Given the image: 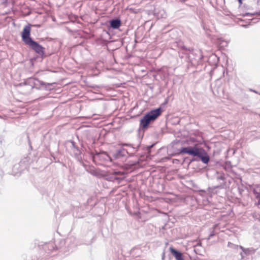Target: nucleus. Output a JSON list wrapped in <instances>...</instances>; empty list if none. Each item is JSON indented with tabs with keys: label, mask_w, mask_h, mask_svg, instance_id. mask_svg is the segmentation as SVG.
Returning a JSON list of instances; mask_svg holds the SVG:
<instances>
[{
	"label": "nucleus",
	"mask_w": 260,
	"mask_h": 260,
	"mask_svg": "<svg viewBox=\"0 0 260 260\" xmlns=\"http://www.w3.org/2000/svg\"><path fill=\"white\" fill-rule=\"evenodd\" d=\"M178 151L180 154H186L197 157L205 164H207L210 160L207 152L203 148L199 147L196 145L192 146L181 147Z\"/></svg>",
	"instance_id": "1"
},
{
	"label": "nucleus",
	"mask_w": 260,
	"mask_h": 260,
	"mask_svg": "<svg viewBox=\"0 0 260 260\" xmlns=\"http://www.w3.org/2000/svg\"><path fill=\"white\" fill-rule=\"evenodd\" d=\"M31 25H25L21 32L22 41L40 55L44 54V48L30 37Z\"/></svg>",
	"instance_id": "2"
},
{
	"label": "nucleus",
	"mask_w": 260,
	"mask_h": 260,
	"mask_svg": "<svg viewBox=\"0 0 260 260\" xmlns=\"http://www.w3.org/2000/svg\"><path fill=\"white\" fill-rule=\"evenodd\" d=\"M162 109L159 107L154 109L145 114L140 120L139 131H145L149 125L154 122L161 115Z\"/></svg>",
	"instance_id": "3"
},
{
	"label": "nucleus",
	"mask_w": 260,
	"mask_h": 260,
	"mask_svg": "<svg viewBox=\"0 0 260 260\" xmlns=\"http://www.w3.org/2000/svg\"><path fill=\"white\" fill-rule=\"evenodd\" d=\"M90 155L92 158V161L96 165H101L102 162H106L108 161L111 162L112 161V158L108 155V154L104 151L98 152L95 150L94 152H91Z\"/></svg>",
	"instance_id": "4"
},
{
	"label": "nucleus",
	"mask_w": 260,
	"mask_h": 260,
	"mask_svg": "<svg viewBox=\"0 0 260 260\" xmlns=\"http://www.w3.org/2000/svg\"><path fill=\"white\" fill-rule=\"evenodd\" d=\"M122 146H126L132 148L133 150L132 152H129L127 150L121 148L118 150H117L115 153L114 154V156L116 158H118L121 157L122 156H124L125 154H128L130 155H133L136 152L138 151L139 145H138L137 147H135L133 144L131 143H121Z\"/></svg>",
	"instance_id": "5"
},
{
	"label": "nucleus",
	"mask_w": 260,
	"mask_h": 260,
	"mask_svg": "<svg viewBox=\"0 0 260 260\" xmlns=\"http://www.w3.org/2000/svg\"><path fill=\"white\" fill-rule=\"evenodd\" d=\"M68 144L69 147L71 149L72 154L77 160L81 162L82 159L81 152L76 144V143L72 140H70L68 142Z\"/></svg>",
	"instance_id": "6"
},
{
	"label": "nucleus",
	"mask_w": 260,
	"mask_h": 260,
	"mask_svg": "<svg viewBox=\"0 0 260 260\" xmlns=\"http://www.w3.org/2000/svg\"><path fill=\"white\" fill-rule=\"evenodd\" d=\"M39 83L40 87V90H44L46 91H50L52 90L54 88L53 85L55 84L54 82L48 83L44 82L40 79Z\"/></svg>",
	"instance_id": "7"
},
{
	"label": "nucleus",
	"mask_w": 260,
	"mask_h": 260,
	"mask_svg": "<svg viewBox=\"0 0 260 260\" xmlns=\"http://www.w3.org/2000/svg\"><path fill=\"white\" fill-rule=\"evenodd\" d=\"M36 78L30 77L25 79L23 82L20 83V85H26L29 86V90L32 91L34 89V84L35 83Z\"/></svg>",
	"instance_id": "8"
},
{
	"label": "nucleus",
	"mask_w": 260,
	"mask_h": 260,
	"mask_svg": "<svg viewBox=\"0 0 260 260\" xmlns=\"http://www.w3.org/2000/svg\"><path fill=\"white\" fill-rule=\"evenodd\" d=\"M170 251L176 260H184L183 254L179 250L174 248L173 247H170Z\"/></svg>",
	"instance_id": "9"
},
{
	"label": "nucleus",
	"mask_w": 260,
	"mask_h": 260,
	"mask_svg": "<svg viewBox=\"0 0 260 260\" xmlns=\"http://www.w3.org/2000/svg\"><path fill=\"white\" fill-rule=\"evenodd\" d=\"M239 248L242 250V252L246 255L253 254L255 253L256 250L253 247L245 248L242 246H239Z\"/></svg>",
	"instance_id": "10"
},
{
	"label": "nucleus",
	"mask_w": 260,
	"mask_h": 260,
	"mask_svg": "<svg viewBox=\"0 0 260 260\" xmlns=\"http://www.w3.org/2000/svg\"><path fill=\"white\" fill-rule=\"evenodd\" d=\"M121 21L119 19H113L110 20V26L113 29H117L121 25Z\"/></svg>",
	"instance_id": "11"
},
{
	"label": "nucleus",
	"mask_w": 260,
	"mask_h": 260,
	"mask_svg": "<svg viewBox=\"0 0 260 260\" xmlns=\"http://www.w3.org/2000/svg\"><path fill=\"white\" fill-rule=\"evenodd\" d=\"M53 72L50 70H45V71H41L37 73L39 76H48L50 74L53 73Z\"/></svg>",
	"instance_id": "12"
},
{
	"label": "nucleus",
	"mask_w": 260,
	"mask_h": 260,
	"mask_svg": "<svg viewBox=\"0 0 260 260\" xmlns=\"http://www.w3.org/2000/svg\"><path fill=\"white\" fill-rule=\"evenodd\" d=\"M218 44L220 47L223 48L228 46V42L221 39H219L218 41Z\"/></svg>",
	"instance_id": "13"
},
{
	"label": "nucleus",
	"mask_w": 260,
	"mask_h": 260,
	"mask_svg": "<svg viewBox=\"0 0 260 260\" xmlns=\"http://www.w3.org/2000/svg\"><path fill=\"white\" fill-rule=\"evenodd\" d=\"M180 47L184 51V53H187V52H192L193 51V49L191 48H186L185 46L184 45H180Z\"/></svg>",
	"instance_id": "14"
},
{
	"label": "nucleus",
	"mask_w": 260,
	"mask_h": 260,
	"mask_svg": "<svg viewBox=\"0 0 260 260\" xmlns=\"http://www.w3.org/2000/svg\"><path fill=\"white\" fill-rule=\"evenodd\" d=\"M39 82H40V79L36 78L35 83L34 86V89L35 88L37 90L40 89V87Z\"/></svg>",
	"instance_id": "15"
},
{
	"label": "nucleus",
	"mask_w": 260,
	"mask_h": 260,
	"mask_svg": "<svg viewBox=\"0 0 260 260\" xmlns=\"http://www.w3.org/2000/svg\"><path fill=\"white\" fill-rule=\"evenodd\" d=\"M86 171L93 175L95 176L97 174L96 171L93 168H91L89 170L86 169Z\"/></svg>",
	"instance_id": "16"
},
{
	"label": "nucleus",
	"mask_w": 260,
	"mask_h": 260,
	"mask_svg": "<svg viewBox=\"0 0 260 260\" xmlns=\"http://www.w3.org/2000/svg\"><path fill=\"white\" fill-rule=\"evenodd\" d=\"M252 216L255 219L258 220V221H260V214L259 213L254 212L253 213Z\"/></svg>",
	"instance_id": "17"
},
{
	"label": "nucleus",
	"mask_w": 260,
	"mask_h": 260,
	"mask_svg": "<svg viewBox=\"0 0 260 260\" xmlns=\"http://www.w3.org/2000/svg\"><path fill=\"white\" fill-rule=\"evenodd\" d=\"M106 69L108 71H111V72L113 74H116L118 72V70H116L114 68L107 67Z\"/></svg>",
	"instance_id": "18"
},
{
	"label": "nucleus",
	"mask_w": 260,
	"mask_h": 260,
	"mask_svg": "<svg viewBox=\"0 0 260 260\" xmlns=\"http://www.w3.org/2000/svg\"><path fill=\"white\" fill-rule=\"evenodd\" d=\"M225 175L224 174H221L219 176L217 177V179L218 180H224L225 179Z\"/></svg>",
	"instance_id": "19"
},
{
	"label": "nucleus",
	"mask_w": 260,
	"mask_h": 260,
	"mask_svg": "<svg viewBox=\"0 0 260 260\" xmlns=\"http://www.w3.org/2000/svg\"><path fill=\"white\" fill-rule=\"evenodd\" d=\"M215 235V233L214 231H212L210 233V235H209V237H208V239H210V238H211L212 237H213Z\"/></svg>",
	"instance_id": "20"
},
{
	"label": "nucleus",
	"mask_w": 260,
	"mask_h": 260,
	"mask_svg": "<svg viewBox=\"0 0 260 260\" xmlns=\"http://www.w3.org/2000/svg\"><path fill=\"white\" fill-rule=\"evenodd\" d=\"M153 145H151L146 147V150L148 151V153H150V149L153 147Z\"/></svg>",
	"instance_id": "21"
},
{
	"label": "nucleus",
	"mask_w": 260,
	"mask_h": 260,
	"mask_svg": "<svg viewBox=\"0 0 260 260\" xmlns=\"http://www.w3.org/2000/svg\"><path fill=\"white\" fill-rule=\"evenodd\" d=\"M254 193L256 195V198L260 199V192L254 191Z\"/></svg>",
	"instance_id": "22"
},
{
	"label": "nucleus",
	"mask_w": 260,
	"mask_h": 260,
	"mask_svg": "<svg viewBox=\"0 0 260 260\" xmlns=\"http://www.w3.org/2000/svg\"><path fill=\"white\" fill-rule=\"evenodd\" d=\"M123 178V177H115V180H118V182H120Z\"/></svg>",
	"instance_id": "23"
},
{
	"label": "nucleus",
	"mask_w": 260,
	"mask_h": 260,
	"mask_svg": "<svg viewBox=\"0 0 260 260\" xmlns=\"http://www.w3.org/2000/svg\"><path fill=\"white\" fill-rule=\"evenodd\" d=\"M228 246L230 247H233L232 246H238L237 245H235L234 244H233V243H231V242H229L228 243Z\"/></svg>",
	"instance_id": "24"
},
{
	"label": "nucleus",
	"mask_w": 260,
	"mask_h": 260,
	"mask_svg": "<svg viewBox=\"0 0 260 260\" xmlns=\"http://www.w3.org/2000/svg\"><path fill=\"white\" fill-rule=\"evenodd\" d=\"M253 15H254V14H250L249 13H245V14L244 15L247 16L249 15L252 16Z\"/></svg>",
	"instance_id": "25"
},
{
	"label": "nucleus",
	"mask_w": 260,
	"mask_h": 260,
	"mask_svg": "<svg viewBox=\"0 0 260 260\" xmlns=\"http://www.w3.org/2000/svg\"><path fill=\"white\" fill-rule=\"evenodd\" d=\"M217 226V224H215L213 226V229L214 230Z\"/></svg>",
	"instance_id": "26"
},
{
	"label": "nucleus",
	"mask_w": 260,
	"mask_h": 260,
	"mask_svg": "<svg viewBox=\"0 0 260 260\" xmlns=\"http://www.w3.org/2000/svg\"><path fill=\"white\" fill-rule=\"evenodd\" d=\"M186 1H187V0H180V1L181 2H184Z\"/></svg>",
	"instance_id": "27"
},
{
	"label": "nucleus",
	"mask_w": 260,
	"mask_h": 260,
	"mask_svg": "<svg viewBox=\"0 0 260 260\" xmlns=\"http://www.w3.org/2000/svg\"><path fill=\"white\" fill-rule=\"evenodd\" d=\"M136 164H136V166H139V165H138V164H139V161H137V162H136Z\"/></svg>",
	"instance_id": "28"
},
{
	"label": "nucleus",
	"mask_w": 260,
	"mask_h": 260,
	"mask_svg": "<svg viewBox=\"0 0 260 260\" xmlns=\"http://www.w3.org/2000/svg\"><path fill=\"white\" fill-rule=\"evenodd\" d=\"M239 2L241 4L242 3V0H238Z\"/></svg>",
	"instance_id": "29"
},
{
	"label": "nucleus",
	"mask_w": 260,
	"mask_h": 260,
	"mask_svg": "<svg viewBox=\"0 0 260 260\" xmlns=\"http://www.w3.org/2000/svg\"><path fill=\"white\" fill-rule=\"evenodd\" d=\"M118 173H119V172H115V174H118Z\"/></svg>",
	"instance_id": "30"
},
{
	"label": "nucleus",
	"mask_w": 260,
	"mask_h": 260,
	"mask_svg": "<svg viewBox=\"0 0 260 260\" xmlns=\"http://www.w3.org/2000/svg\"><path fill=\"white\" fill-rule=\"evenodd\" d=\"M258 204H260V199H259V200H258Z\"/></svg>",
	"instance_id": "31"
},
{
	"label": "nucleus",
	"mask_w": 260,
	"mask_h": 260,
	"mask_svg": "<svg viewBox=\"0 0 260 260\" xmlns=\"http://www.w3.org/2000/svg\"><path fill=\"white\" fill-rule=\"evenodd\" d=\"M164 255H165V254L164 253V254H163V255H162V259H164Z\"/></svg>",
	"instance_id": "32"
}]
</instances>
